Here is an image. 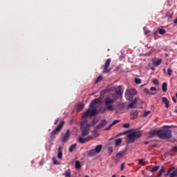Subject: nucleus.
<instances>
[{"instance_id":"obj_1","label":"nucleus","mask_w":177,"mask_h":177,"mask_svg":"<svg viewBox=\"0 0 177 177\" xmlns=\"http://www.w3.org/2000/svg\"><path fill=\"white\" fill-rule=\"evenodd\" d=\"M102 100L103 99L102 97H97L93 100L89 104L88 109L84 112L82 118H86L88 116L95 117V115H97V114H99V111L96 109V104H100Z\"/></svg>"},{"instance_id":"obj_2","label":"nucleus","mask_w":177,"mask_h":177,"mask_svg":"<svg viewBox=\"0 0 177 177\" xmlns=\"http://www.w3.org/2000/svg\"><path fill=\"white\" fill-rule=\"evenodd\" d=\"M142 137V131H133L127 135L126 138V143L127 145H131V143H135V140L136 139H139V138Z\"/></svg>"},{"instance_id":"obj_3","label":"nucleus","mask_w":177,"mask_h":177,"mask_svg":"<svg viewBox=\"0 0 177 177\" xmlns=\"http://www.w3.org/2000/svg\"><path fill=\"white\" fill-rule=\"evenodd\" d=\"M158 137L160 139H171L172 138V130L169 129L158 130Z\"/></svg>"},{"instance_id":"obj_4","label":"nucleus","mask_w":177,"mask_h":177,"mask_svg":"<svg viewBox=\"0 0 177 177\" xmlns=\"http://www.w3.org/2000/svg\"><path fill=\"white\" fill-rule=\"evenodd\" d=\"M91 129V124H88V121L84 120L80 123V131H82V136H88Z\"/></svg>"},{"instance_id":"obj_5","label":"nucleus","mask_w":177,"mask_h":177,"mask_svg":"<svg viewBox=\"0 0 177 177\" xmlns=\"http://www.w3.org/2000/svg\"><path fill=\"white\" fill-rule=\"evenodd\" d=\"M122 93H124V88H122V86H118L115 88V93L111 95V103H114L118 97H121V96H122Z\"/></svg>"},{"instance_id":"obj_6","label":"nucleus","mask_w":177,"mask_h":177,"mask_svg":"<svg viewBox=\"0 0 177 177\" xmlns=\"http://www.w3.org/2000/svg\"><path fill=\"white\" fill-rule=\"evenodd\" d=\"M64 125V121H62L60 124L55 128V129H54L50 133V139H51V140H53V139L56 138V135H57L60 132V131H62Z\"/></svg>"},{"instance_id":"obj_7","label":"nucleus","mask_w":177,"mask_h":177,"mask_svg":"<svg viewBox=\"0 0 177 177\" xmlns=\"http://www.w3.org/2000/svg\"><path fill=\"white\" fill-rule=\"evenodd\" d=\"M102 149H103V145H97L94 149H91L88 151V156H89V157H93L96 156V154H99V153L102 151Z\"/></svg>"},{"instance_id":"obj_8","label":"nucleus","mask_w":177,"mask_h":177,"mask_svg":"<svg viewBox=\"0 0 177 177\" xmlns=\"http://www.w3.org/2000/svg\"><path fill=\"white\" fill-rule=\"evenodd\" d=\"M70 136H71V131H70V130H67L66 133L62 138V142H63V143H67V142H68V139H70Z\"/></svg>"},{"instance_id":"obj_9","label":"nucleus","mask_w":177,"mask_h":177,"mask_svg":"<svg viewBox=\"0 0 177 177\" xmlns=\"http://www.w3.org/2000/svg\"><path fill=\"white\" fill-rule=\"evenodd\" d=\"M92 139H93V136H87L85 138H84L82 137H79L78 142L80 143L84 144V143H85L86 142H89V140H92Z\"/></svg>"},{"instance_id":"obj_10","label":"nucleus","mask_w":177,"mask_h":177,"mask_svg":"<svg viewBox=\"0 0 177 177\" xmlns=\"http://www.w3.org/2000/svg\"><path fill=\"white\" fill-rule=\"evenodd\" d=\"M110 63H111V59H108L104 65V71L103 73H109L110 69H109V66H110Z\"/></svg>"},{"instance_id":"obj_11","label":"nucleus","mask_w":177,"mask_h":177,"mask_svg":"<svg viewBox=\"0 0 177 177\" xmlns=\"http://www.w3.org/2000/svg\"><path fill=\"white\" fill-rule=\"evenodd\" d=\"M137 117H139V111L136 110L131 111L130 113L131 120H136Z\"/></svg>"},{"instance_id":"obj_12","label":"nucleus","mask_w":177,"mask_h":177,"mask_svg":"<svg viewBox=\"0 0 177 177\" xmlns=\"http://www.w3.org/2000/svg\"><path fill=\"white\" fill-rule=\"evenodd\" d=\"M106 125H107V121L106 120H103L96 126V129H102V128H104Z\"/></svg>"},{"instance_id":"obj_13","label":"nucleus","mask_w":177,"mask_h":177,"mask_svg":"<svg viewBox=\"0 0 177 177\" xmlns=\"http://www.w3.org/2000/svg\"><path fill=\"white\" fill-rule=\"evenodd\" d=\"M148 134L149 136L147 137V139H151V138H154V136H156V135H157L158 136V131L151 130L148 133Z\"/></svg>"},{"instance_id":"obj_14","label":"nucleus","mask_w":177,"mask_h":177,"mask_svg":"<svg viewBox=\"0 0 177 177\" xmlns=\"http://www.w3.org/2000/svg\"><path fill=\"white\" fill-rule=\"evenodd\" d=\"M125 97L127 100H132V99H133V95H132L131 91L129 90L126 91Z\"/></svg>"},{"instance_id":"obj_15","label":"nucleus","mask_w":177,"mask_h":177,"mask_svg":"<svg viewBox=\"0 0 177 177\" xmlns=\"http://www.w3.org/2000/svg\"><path fill=\"white\" fill-rule=\"evenodd\" d=\"M138 100H139V98L136 97L133 99V100L129 104L128 109H135V104L138 102Z\"/></svg>"},{"instance_id":"obj_16","label":"nucleus","mask_w":177,"mask_h":177,"mask_svg":"<svg viewBox=\"0 0 177 177\" xmlns=\"http://www.w3.org/2000/svg\"><path fill=\"white\" fill-rule=\"evenodd\" d=\"M172 171H174V168H169L167 170V173L165 174V176H168V175H169V177H176V174L175 171L172 172Z\"/></svg>"},{"instance_id":"obj_17","label":"nucleus","mask_w":177,"mask_h":177,"mask_svg":"<svg viewBox=\"0 0 177 177\" xmlns=\"http://www.w3.org/2000/svg\"><path fill=\"white\" fill-rule=\"evenodd\" d=\"M63 150V147L62 146H59L58 148V153H57V158L59 160L63 159V152L62 151Z\"/></svg>"},{"instance_id":"obj_18","label":"nucleus","mask_w":177,"mask_h":177,"mask_svg":"<svg viewBox=\"0 0 177 177\" xmlns=\"http://www.w3.org/2000/svg\"><path fill=\"white\" fill-rule=\"evenodd\" d=\"M111 92V88L107 87L106 88L101 91L100 96H104V95H107V93H110Z\"/></svg>"},{"instance_id":"obj_19","label":"nucleus","mask_w":177,"mask_h":177,"mask_svg":"<svg viewBox=\"0 0 177 177\" xmlns=\"http://www.w3.org/2000/svg\"><path fill=\"white\" fill-rule=\"evenodd\" d=\"M127 149L121 151L120 152H119L118 153L116 154V158H121V157H124V156H125V154H127Z\"/></svg>"},{"instance_id":"obj_20","label":"nucleus","mask_w":177,"mask_h":177,"mask_svg":"<svg viewBox=\"0 0 177 177\" xmlns=\"http://www.w3.org/2000/svg\"><path fill=\"white\" fill-rule=\"evenodd\" d=\"M162 103L165 104L166 109H169V101L167 97H162Z\"/></svg>"},{"instance_id":"obj_21","label":"nucleus","mask_w":177,"mask_h":177,"mask_svg":"<svg viewBox=\"0 0 177 177\" xmlns=\"http://www.w3.org/2000/svg\"><path fill=\"white\" fill-rule=\"evenodd\" d=\"M107 110H111V105H109V106H105V107H100V113H106V111H107Z\"/></svg>"},{"instance_id":"obj_22","label":"nucleus","mask_w":177,"mask_h":177,"mask_svg":"<svg viewBox=\"0 0 177 177\" xmlns=\"http://www.w3.org/2000/svg\"><path fill=\"white\" fill-rule=\"evenodd\" d=\"M62 175H64L65 177H71V170L68 169L64 173L62 174Z\"/></svg>"},{"instance_id":"obj_23","label":"nucleus","mask_w":177,"mask_h":177,"mask_svg":"<svg viewBox=\"0 0 177 177\" xmlns=\"http://www.w3.org/2000/svg\"><path fill=\"white\" fill-rule=\"evenodd\" d=\"M161 63H162V59H157L156 61H154L153 64V66H155V67H158V66H160V64H161Z\"/></svg>"},{"instance_id":"obj_24","label":"nucleus","mask_w":177,"mask_h":177,"mask_svg":"<svg viewBox=\"0 0 177 177\" xmlns=\"http://www.w3.org/2000/svg\"><path fill=\"white\" fill-rule=\"evenodd\" d=\"M105 104L107 106H111V99L106 97L104 101Z\"/></svg>"},{"instance_id":"obj_25","label":"nucleus","mask_w":177,"mask_h":177,"mask_svg":"<svg viewBox=\"0 0 177 177\" xmlns=\"http://www.w3.org/2000/svg\"><path fill=\"white\" fill-rule=\"evenodd\" d=\"M76 147L77 144H73L72 145H71V147H69V153H73V151H74Z\"/></svg>"},{"instance_id":"obj_26","label":"nucleus","mask_w":177,"mask_h":177,"mask_svg":"<svg viewBox=\"0 0 177 177\" xmlns=\"http://www.w3.org/2000/svg\"><path fill=\"white\" fill-rule=\"evenodd\" d=\"M121 143H122V139L121 138H118L115 140V145L116 147H118V145H121Z\"/></svg>"},{"instance_id":"obj_27","label":"nucleus","mask_w":177,"mask_h":177,"mask_svg":"<svg viewBox=\"0 0 177 177\" xmlns=\"http://www.w3.org/2000/svg\"><path fill=\"white\" fill-rule=\"evenodd\" d=\"M124 107H125V103H124V102L119 103L117 105V109H118V110H121V109H124Z\"/></svg>"},{"instance_id":"obj_28","label":"nucleus","mask_w":177,"mask_h":177,"mask_svg":"<svg viewBox=\"0 0 177 177\" xmlns=\"http://www.w3.org/2000/svg\"><path fill=\"white\" fill-rule=\"evenodd\" d=\"M167 86H168V84H167V82L162 83V90L163 91V92H167Z\"/></svg>"},{"instance_id":"obj_29","label":"nucleus","mask_w":177,"mask_h":177,"mask_svg":"<svg viewBox=\"0 0 177 177\" xmlns=\"http://www.w3.org/2000/svg\"><path fill=\"white\" fill-rule=\"evenodd\" d=\"M158 31L159 34H160V35H164V34H165V32H167L165 29L160 28H158Z\"/></svg>"},{"instance_id":"obj_30","label":"nucleus","mask_w":177,"mask_h":177,"mask_svg":"<svg viewBox=\"0 0 177 177\" xmlns=\"http://www.w3.org/2000/svg\"><path fill=\"white\" fill-rule=\"evenodd\" d=\"M165 169H164V167H162L161 168V169L159 171V172L158 173V175H157V177H161L162 175V173L165 171Z\"/></svg>"},{"instance_id":"obj_31","label":"nucleus","mask_w":177,"mask_h":177,"mask_svg":"<svg viewBox=\"0 0 177 177\" xmlns=\"http://www.w3.org/2000/svg\"><path fill=\"white\" fill-rule=\"evenodd\" d=\"M75 167L76 168V169H81V162H80V161H76Z\"/></svg>"},{"instance_id":"obj_32","label":"nucleus","mask_w":177,"mask_h":177,"mask_svg":"<svg viewBox=\"0 0 177 177\" xmlns=\"http://www.w3.org/2000/svg\"><path fill=\"white\" fill-rule=\"evenodd\" d=\"M160 167L159 166H154L151 168V172H156V171H158Z\"/></svg>"},{"instance_id":"obj_33","label":"nucleus","mask_w":177,"mask_h":177,"mask_svg":"<svg viewBox=\"0 0 177 177\" xmlns=\"http://www.w3.org/2000/svg\"><path fill=\"white\" fill-rule=\"evenodd\" d=\"M144 92H145V93L147 94V95H156V93H151L150 92V91L149 90V88H145V89H144Z\"/></svg>"},{"instance_id":"obj_34","label":"nucleus","mask_w":177,"mask_h":177,"mask_svg":"<svg viewBox=\"0 0 177 177\" xmlns=\"http://www.w3.org/2000/svg\"><path fill=\"white\" fill-rule=\"evenodd\" d=\"M102 80H103V77L102 75L98 76L95 80V84H99Z\"/></svg>"},{"instance_id":"obj_35","label":"nucleus","mask_w":177,"mask_h":177,"mask_svg":"<svg viewBox=\"0 0 177 177\" xmlns=\"http://www.w3.org/2000/svg\"><path fill=\"white\" fill-rule=\"evenodd\" d=\"M138 164H140V165H142V166L146 165V162H145V160H143V159H140L138 162Z\"/></svg>"},{"instance_id":"obj_36","label":"nucleus","mask_w":177,"mask_h":177,"mask_svg":"<svg viewBox=\"0 0 177 177\" xmlns=\"http://www.w3.org/2000/svg\"><path fill=\"white\" fill-rule=\"evenodd\" d=\"M53 164H55L56 165H60V162L57 161V160H56V158H53Z\"/></svg>"},{"instance_id":"obj_37","label":"nucleus","mask_w":177,"mask_h":177,"mask_svg":"<svg viewBox=\"0 0 177 177\" xmlns=\"http://www.w3.org/2000/svg\"><path fill=\"white\" fill-rule=\"evenodd\" d=\"M135 82H136V84H141L142 83V80H140V79H139V78H138V77H136L135 78Z\"/></svg>"},{"instance_id":"obj_38","label":"nucleus","mask_w":177,"mask_h":177,"mask_svg":"<svg viewBox=\"0 0 177 177\" xmlns=\"http://www.w3.org/2000/svg\"><path fill=\"white\" fill-rule=\"evenodd\" d=\"M151 113V111H147L144 112L143 117H147V115H149V114H150Z\"/></svg>"},{"instance_id":"obj_39","label":"nucleus","mask_w":177,"mask_h":177,"mask_svg":"<svg viewBox=\"0 0 177 177\" xmlns=\"http://www.w3.org/2000/svg\"><path fill=\"white\" fill-rule=\"evenodd\" d=\"M131 95H133H133H136L138 93V91H136V89L133 88V89H131Z\"/></svg>"},{"instance_id":"obj_40","label":"nucleus","mask_w":177,"mask_h":177,"mask_svg":"<svg viewBox=\"0 0 177 177\" xmlns=\"http://www.w3.org/2000/svg\"><path fill=\"white\" fill-rule=\"evenodd\" d=\"M172 73H173V71L171 68H168L167 69V74L168 75H172Z\"/></svg>"},{"instance_id":"obj_41","label":"nucleus","mask_w":177,"mask_h":177,"mask_svg":"<svg viewBox=\"0 0 177 177\" xmlns=\"http://www.w3.org/2000/svg\"><path fill=\"white\" fill-rule=\"evenodd\" d=\"M131 124H129V123H125L122 125L123 128H126V129L129 128Z\"/></svg>"},{"instance_id":"obj_42","label":"nucleus","mask_w":177,"mask_h":177,"mask_svg":"<svg viewBox=\"0 0 177 177\" xmlns=\"http://www.w3.org/2000/svg\"><path fill=\"white\" fill-rule=\"evenodd\" d=\"M84 104H80L78 106L77 109H78V110H82V109H84Z\"/></svg>"},{"instance_id":"obj_43","label":"nucleus","mask_w":177,"mask_h":177,"mask_svg":"<svg viewBox=\"0 0 177 177\" xmlns=\"http://www.w3.org/2000/svg\"><path fill=\"white\" fill-rule=\"evenodd\" d=\"M153 84H154L155 85H158V80L157 79H153L152 81Z\"/></svg>"},{"instance_id":"obj_44","label":"nucleus","mask_w":177,"mask_h":177,"mask_svg":"<svg viewBox=\"0 0 177 177\" xmlns=\"http://www.w3.org/2000/svg\"><path fill=\"white\" fill-rule=\"evenodd\" d=\"M124 169H125V163L123 162V163L121 165L120 171H124Z\"/></svg>"},{"instance_id":"obj_45","label":"nucleus","mask_w":177,"mask_h":177,"mask_svg":"<svg viewBox=\"0 0 177 177\" xmlns=\"http://www.w3.org/2000/svg\"><path fill=\"white\" fill-rule=\"evenodd\" d=\"M118 122H120V120H115L111 123V126L113 127V125H115V124H118Z\"/></svg>"},{"instance_id":"obj_46","label":"nucleus","mask_w":177,"mask_h":177,"mask_svg":"<svg viewBox=\"0 0 177 177\" xmlns=\"http://www.w3.org/2000/svg\"><path fill=\"white\" fill-rule=\"evenodd\" d=\"M158 33H159V32L157 30L152 33L155 39H156V37H157V35H158Z\"/></svg>"},{"instance_id":"obj_47","label":"nucleus","mask_w":177,"mask_h":177,"mask_svg":"<svg viewBox=\"0 0 177 177\" xmlns=\"http://www.w3.org/2000/svg\"><path fill=\"white\" fill-rule=\"evenodd\" d=\"M92 124L93 125H96V124H97V120L96 119H93L92 120Z\"/></svg>"},{"instance_id":"obj_48","label":"nucleus","mask_w":177,"mask_h":177,"mask_svg":"<svg viewBox=\"0 0 177 177\" xmlns=\"http://www.w3.org/2000/svg\"><path fill=\"white\" fill-rule=\"evenodd\" d=\"M149 34H150V30H145V35H147V37H149V35H150Z\"/></svg>"},{"instance_id":"obj_49","label":"nucleus","mask_w":177,"mask_h":177,"mask_svg":"<svg viewBox=\"0 0 177 177\" xmlns=\"http://www.w3.org/2000/svg\"><path fill=\"white\" fill-rule=\"evenodd\" d=\"M172 150H173V151H174L175 153H176V151H177V147H172Z\"/></svg>"},{"instance_id":"obj_50","label":"nucleus","mask_w":177,"mask_h":177,"mask_svg":"<svg viewBox=\"0 0 177 177\" xmlns=\"http://www.w3.org/2000/svg\"><path fill=\"white\" fill-rule=\"evenodd\" d=\"M171 99L174 103H176V98L175 97H171Z\"/></svg>"},{"instance_id":"obj_51","label":"nucleus","mask_w":177,"mask_h":177,"mask_svg":"<svg viewBox=\"0 0 177 177\" xmlns=\"http://www.w3.org/2000/svg\"><path fill=\"white\" fill-rule=\"evenodd\" d=\"M150 91H157V88L156 87H151Z\"/></svg>"},{"instance_id":"obj_52","label":"nucleus","mask_w":177,"mask_h":177,"mask_svg":"<svg viewBox=\"0 0 177 177\" xmlns=\"http://www.w3.org/2000/svg\"><path fill=\"white\" fill-rule=\"evenodd\" d=\"M57 122H59V118H57V120H55L54 125H56L57 124Z\"/></svg>"},{"instance_id":"obj_53","label":"nucleus","mask_w":177,"mask_h":177,"mask_svg":"<svg viewBox=\"0 0 177 177\" xmlns=\"http://www.w3.org/2000/svg\"><path fill=\"white\" fill-rule=\"evenodd\" d=\"M110 128H111V124H109V127L105 129V131H109V129H110Z\"/></svg>"},{"instance_id":"obj_54","label":"nucleus","mask_w":177,"mask_h":177,"mask_svg":"<svg viewBox=\"0 0 177 177\" xmlns=\"http://www.w3.org/2000/svg\"><path fill=\"white\" fill-rule=\"evenodd\" d=\"M149 143H150V142L146 141V142H144V145H149Z\"/></svg>"},{"instance_id":"obj_55","label":"nucleus","mask_w":177,"mask_h":177,"mask_svg":"<svg viewBox=\"0 0 177 177\" xmlns=\"http://www.w3.org/2000/svg\"><path fill=\"white\" fill-rule=\"evenodd\" d=\"M174 24H177V17H176V19L174 20Z\"/></svg>"},{"instance_id":"obj_56","label":"nucleus","mask_w":177,"mask_h":177,"mask_svg":"<svg viewBox=\"0 0 177 177\" xmlns=\"http://www.w3.org/2000/svg\"><path fill=\"white\" fill-rule=\"evenodd\" d=\"M151 147H153V148L157 147V145H153L151 146Z\"/></svg>"},{"instance_id":"obj_57","label":"nucleus","mask_w":177,"mask_h":177,"mask_svg":"<svg viewBox=\"0 0 177 177\" xmlns=\"http://www.w3.org/2000/svg\"><path fill=\"white\" fill-rule=\"evenodd\" d=\"M109 151L110 154H111V148H109Z\"/></svg>"},{"instance_id":"obj_58","label":"nucleus","mask_w":177,"mask_h":177,"mask_svg":"<svg viewBox=\"0 0 177 177\" xmlns=\"http://www.w3.org/2000/svg\"><path fill=\"white\" fill-rule=\"evenodd\" d=\"M174 172L176 174V176H177V169L176 170H174Z\"/></svg>"},{"instance_id":"obj_59","label":"nucleus","mask_w":177,"mask_h":177,"mask_svg":"<svg viewBox=\"0 0 177 177\" xmlns=\"http://www.w3.org/2000/svg\"><path fill=\"white\" fill-rule=\"evenodd\" d=\"M111 177H115V174H113Z\"/></svg>"},{"instance_id":"obj_60","label":"nucleus","mask_w":177,"mask_h":177,"mask_svg":"<svg viewBox=\"0 0 177 177\" xmlns=\"http://www.w3.org/2000/svg\"><path fill=\"white\" fill-rule=\"evenodd\" d=\"M111 110H113V106H111Z\"/></svg>"},{"instance_id":"obj_61","label":"nucleus","mask_w":177,"mask_h":177,"mask_svg":"<svg viewBox=\"0 0 177 177\" xmlns=\"http://www.w3.org/2000/svg\"><path fill=\"white\" fill-rule=\"evenodd\" d=\"M169 17H170V18L172 17V15H169Z\"/></svg>"},{"instance_id":"obj_62","label":"nucleus","mask_w":177,"mask_h":177,"mask_svg":"<svg viewBox=\"0 0 177 177\" xmlns=\"http://www.w3.org/2000/svg\"><path fill=\"white\" fill-rule=\"evenodd\" d=\"M40 165H42V162H40Z\"/></svg>"},{"instance_id":"obj_63","label":"nucleus","mask_w":177,"mask_h":177,"mask_svg":"<svg viewBox=\"0 0 177 177\" xmlns=\"http://www.w3.org/2000/svg\"><path fill=\"white\" fill-rule=\"evenodd\" d=\"M85 177H89V176H85Z\"/></svg>"},{"instance_id":"obj_64","label":"nucleus","mask_w":177,"mask_h":177,"mask_svg":"<svg viewBox=\"0 0 177 177\" xmlns=\"http://www.w3.org/2000/svg\"><path fill=\"white\" fill-rule=\"evenodd\" d=\"M121 177H125V176H121Z\"/></svg>"}]
</instances>
